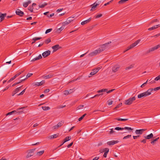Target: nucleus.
<instances>
[{"mask_svg":"<svg viewBox=\"0 0 160 160\" xmlns=\"http://www.w3.org/2000/svg\"><path fill=\"white\" fill-rule=\"evenodd\" d=\"M47 5V3L46 2H44L43 4H40L39 5V8H43L45 7Z\"/></svg>","mask_w":160,"mask_h":160,"instance_id":"2f4dec72","label":"nucleus"},{"mask_svg":"<svg viewBox=\"0 0 160 160\" xmlns=\"http://www.w3.org/2000/svg\"><path fill=\"white\" fill-rule=\"evenodd\" d=\"M147 96L145 92L141 93L139 94H138V98H142L143 97H146Z\"/></svg>","mask_w":160,"mask_h":160,"instance_id":"4be33fe9","label":"nucleus"},{"mask_svg":"<svg viewBox=\"0 0 160 160\" xmlns=\"http://www.w3.org/2000/svg\"><path fill=\"white\" fill-rule=\"evenodd\" d=\"M122 103H119L118 105L116 107H115L114 108V110H117V108H119V107H120L122 106Z\"/></svg>","mask_w":160,"mask_h":160,"instance_id":"4c0bfd02","label":"nucleus"},{"mask_svg":"<svg viewBox=\"0 0 160 160\" xmlns=\"http://www.w3.org/2000/svg\"><path fill=\"white\" fill-rule=\"evenodd\" d=\"M31 2V0H28L27 2H23V7L24 8H26Z\"/></svg>","mask_w":160,"mask_h":160,"instance_id":"aec40b11","label":"nucleus"},{"mask_svg":"<svg viewBox=\"0 0 160 160\" xmlns=\"http://www.w3.org/2000/svg\"><path fill=\"white\" fill-rule=\"evenodd\" d=\"M133 67V66L132 65H130L129 67H126L125 68V70H128V69H130L131 68H132Z\"/></svg>","mask_w":160,"mask_h":160,"instance_id":"864d4df0","label":"nucleus"},{"mask_svg":"<svg viewBox=\"0 0 160 160\" xmlns=\"http://www.w3.org/2000/svg\"><path fill=\"white\" fill-rule=\"evenodd\" d=\"M10 86V85H9V86H7L4 89L2 90V92H3L4 91H6V90H7Z\"/></svg>","mask_w":160,"mask_h":160,"instance_id":"bf43d9fd","label":"nucleus"},{"mask_svg":"<svg viewBox=\"0 0 160 160\" xmlns=\"http://www.w3.org/2000/svg\"><path fill=\"white\" fill-rule=\"evenodd\" d=\"M160 48V44H158L157 45H156L153 47H152L150 48L147 51V53H148L151 52H152L156 50H157L159 48Z\"/></svg>","mask_w":160,"mask_h":160,"instance_id":"20e7f679","label":"nucleus"},{"mask_svg":"<svg viewBox=\"0 0 160 160\" xmlns=\"http://www.w3.org/2000/svg\"><path fill=\"white\" fill-rule=\"evenodd\" d=\"M74 20L73 17H70L68 18L65 22L62 23V25H66L69 24L72 21Z\"/></svg>","mask_w":160,"mask_h":160,"instance_id":"7ed1b4c3","label":"nucleus"},{"mask_svg":"<svg viewBox=\"0 0 160 160\" xmlns=\"http://www.w3.org/2000/svg\"><path fill=\"white\" fill-rule=\"evenodd\" d=\"M26 88L25 89H24L20 93L18 94V95H22L25 92L26 89Z\"/></svg>","mask_w":160,"mask_h":160,"instance_id":"5fc2aeb1","label":"nucleus"},{"mask_svg":"<svg viewBox=\"0 0 160 160\" xmlns=\"http://www.w3.org/2000/svg\"><path fill=\"white\" fill-rule=\"evenodd\" d=\"M71 139V136L67 137L63 140V143H65Z\"/></svg>","mask_w":160,"mask_h":160,"instance_id":"bb28decb","label":"nucleus"},{"mask_svg":"<svg viewBox=\"0 0 160 160\" xmlns=\"http://www.w3.org/2000/svg\"><path fill=\"white\" fill-rule=\"evenodd\" d=\"M63 123L64 122L63 121H61V122H59L57 125L59 128L62 125Z\"/></svg>","mask_w":160,"mask_h":160,"instance_id":"58836bf2","label":"nucleus"},{"mask_svg":"<svg viewBox=\"0 0 160 160\" xmlns=\"http://www.w3.org/2000/svg\"><path fill=\"white\" fill-rule=\"evenodd\" d=\"M107 91V89H101L100 90H98L97 91V92L98 93H101L102 92H105Z\"/></svg>","mask_w":160,"mask_h":160,"instance_id":"c9c22d12","label":"nucleus"},{"mask_svg":"<svg viewBox=\"0 0 160 160\" xmlns=\"http://www.w3.org/2000/svg\"><path fill=\"white\" fill-rule=\"evenodd\" d=\"M153 89V90H154V91L158 90L160 89V86L159 87L155 88H154Z\"/></svg>","mask_w":160,"mask_h":160,"instance_id":"0e129e2a","label":"nucleus"},{"mask_svg":"<svg viewBox=\"0 0 160 160\" xmlns=\"http://www.w3.org/2000/svg\"><path fill=\"white\" fill-rule=\"evenodd\" d=\"M87 115L86 114H83L82 117H80L79 119H78V121H81V120H82L83 118H84V117Z\"/></svg>","mask_w":160,"mask_h":160,"instance_id":"a18cd8bd","label":"nucleus"},{"mask_svg":"<svg viewBox=\"0 0 160 160\" xmlns=\"http://www.w3.org/2000/svg\"><path fill=\"white\" fill-rule=\"evenodd\" d=\"M102 14H98L95 16V18H99L101 17L102 16Z\"/></svg>","mask_w":160,"mask_h":160,"instance_id":"13d9d810","label":"nucleus"},{"mask_svg":"<svg viewBox=\"0 0 160 160\" xmlns=\"http://www.w3.org/2000/svg\"><path fill=\"white\" fill-rule=\"evenodd\" d=\"M131 137V135H128L124 137L123 138V139H126L127 138H130Z\"/></svg>","mask_w":160,"mask_h":160,"instance_id":"6e6d98bb","label":"nucleus"},{"mask_svg":"<svg viewBox=\"0 0 160 160\" xmlns=\"http://www.w3.org/2000/svg\"><path fill=\"white\" fill-rule=\"evenodd\" d=\"M65 25H62V26L60 28V29H61V31H62L63 30L65 27Z\"/></svg>","mask_w":160,"mask_h":160,"instance_id":"69168bd1","label":"nucleus"},{"mask_svg":"<svg viewBox=\"0 0 160 160\" xmlns=\"http://www.w3.org/2000/svg\"><path fill=\"white\" fill-rule=\"evenodd\" d=\"M7 15L6 13L2 14L0 12V18L1 21H2L4 19V17Z\"/></svg>","mask_w":160,"mask_h":160,"instance_id":"a211bd4d","label":"nucleus"},{"mask_svg":"<svg viewBox=\"0 0 160 160\" xmlns=\"http://www.w3.org/2000/svg\"><path fill=\"white\" fill-rule=\"evenodd\" d=\"M115 120H117L118 121H124L128 120V119H122V118H115Z\"/></svg>","mask_w":160,"mask_h":160,"instance_id":"f704fd0d","label":"nucleus"},{"mask_svg":"<svg viewBox=\"0 0 160 160\" xmlns=\"http://www.w3.org/2000/svg\"><path fill=\"white\" fill-rule=\"evenodd\" d=\"M32 75V73H28L26 76V78H25L26 79L28 78H29L31 77Z\"/></svg>","mask_w":160,"mask_h":160,"instance_id":"3c124183","label":"nucleus"},{"mask_svg":"<svg viewBox=\"0 0 160 160\" xmlns=\"http://www.w3.org/2000/svg\"><path fill=\"white\" fill-rule=\"evenodd\" d=\"M42 38L41 37H40V38L35 37V38H33L32 39V40L34 41H36L40 40L41 39H42Z\"/></svg>","mask_w":160,"mask_h":160,"instance_id":"a19ab883","label":"nucleus"},{"mask_svg":"<svg viewBox=\"0 0 160 160\" xmlns=\"http://www.w3.org/2000/svg\"><path fill=\"white\" fill-rule=\"evenodd\" d=\"M115 129L117 130H124V128H120L119 127H117L115 128Z\"/></svg>","mask_w":160,"mask_h":160,"instance_id":"37998d69","label":"nucleus"},{"mask_svg":"<svg viewBox=\"0 0 160 160\" xmlns=\"http://www.w3.org/2000/svg\"><path fill=\"white\" fill-rule=\"evenodd\" d=\"M17 112L16 111V110H13V111H12L11 112H9L6 115V116H8V115H12V114H13L15 113H17Z\"/></svg>","mask_w":160,"mask_h":160,"instance_id":"c756f323","label":"nucleus"},{"mask_svg":"<svg viewBox=\"0 0 160 160\" xmlns=\"http://www.w3.org/2000/svg\"><path fill=\"white\" fill-rule=\"evenodd\" d=\"M42 108L43 110L46 111L50 109V108L48 106H43L42 107Z\"/></svg>","mask_w":160,"mask_h":160,"instance_id":"473e14b6","label":"nucleus"},{"mask_svg":"<svg viewBox=\"0 0 160 160\" xmlns=\"http://www.w3.org/2000/svg\"><path fill=\"white\" fill-rule=\"evenodd\" d=\"M156 28H156V27L155 26H154L152 27L149 28L148 29V30L149 31H151L152 30L155 29Z\"/></svg>","mask_w":160,"mask_h":160,"instance_id":"603ef678","label":"nucleus"},{"mask_svg":"<svg viewBox=\"0 0 160 160\" xmlns=\"http://www.w3.org/2000/svg\"><path fill=\"white\" fill-rule=\"evenodd\" d=\"M148 82V80H147L146 82H144L142 84L141 86V87L142 88L144 87L147 84Z\"/></svg>","mask_w":160,"mask_h":160,"instance_id":"4d7b16f0","label":"nucleus"},{"mask_svg":"<svg viewBox=\"0 0 160 160\" xmlns=\"http://www.w3.org/2000/svg\"><path fill=\"white\" fill-rule=\"evenodd\" d=\"M114 90H115V89L110 90L109 91H107V93H110V92H112V91H114Z\"/></svg>","mask_w":160,"mask_h":160,"instance_id":"e2e57ef3","label":"nucleus"},{"mask_svg":"<svg viewBox=\"0 0 160 160\" xmlns=\"http://www.w3.org/2000/svg\"><path fill=\"white\" fill-rule=\"evenodd\" d=\"M91 19H92V18H89V19H88L82 22H81V24L82 25H83L85 24H87V23L89 22H90V21H91Z\"/></svg>","mask_w":160,"mask_h":160,"instance_id":"6ab92c4d","label":"nucleus"},{"mask_svg":"<svg viewBox=\"0 0 160 160\" xmlns=\"http://www.w3.org/2000/svg\"><path fill=\"white\" fill-rule=\"evenodd\" d=\"M153 134L151 133L150 134L145 136L144 138L146 139H149L152 138L153 137Z\"/></svg>","mask_w":160,"mask_h":160,"instance_id":"412c9836","label":"nucleus"},{"mask_svg":"<svg viewBox=\"0 0 160 160\" xmlns=\"http://www.w3.org/2000/svg\"><path fill=\"white\" fill-rule=\"evenodd\" d=\"M23 72V71H22L21 72H19L18 73L16 74L15 75L17 76V77H18V76H19Z\"/></svg>","mask_w":160,"mask_h":160,"instance_id":"774afa93","label":"nucleus"},{"mask_svg":"<svg viewBox=\"0 0 160 160\" xmlns=\"http://www.w3.org/2000/svg\"><path fill=\"white\" fill-rule=\"evenodd\" d=\"M146 130V129H145L136 130L135 131V132L137 134H141L143 132Z\"/></svg>","mask_w":160,"mask_h":160,"instance_id":"1a4fd4ad","label":"nucleus"},{"mask_svg":"<svg viewBox=\"0 0 160 160\" xmlns=\"http://www.w3.org/2000/svg\"><path fill=\"white\" fill-rule=\"evenodd\" d=\"M51 39L50 38H48L45 41V42L47 44L51 42Z\"/></svg>","mask_w":160,"mask_h":160,"instance_id":"79ce46f5","label":"nucleus"},{"mask_svg":"<svg viewBox=\"0 0 160 160\" xmlns=\"http://www.w3.org/2000/svg\"><path fill=\"white\" fill-rule=\"evenodd\" d=\"M119 142V141L118 140H112L108 142H107V144L109 146L113 145L116 143H118Z\"/></svg>","mask_w":160,"mask_h":160,"instance_id":"39448f33","label":"nucleus"},{"mask_svg":"<svg viewBox=\"0 0 160 160\" xmlns=\"http://www.w3.org/2000/svg\"><path fill=\"white\" fill-rule=\"evenodd\" d=\"M51 53V51L49 50H48L43 52L42 55L44 58H45L49 56Z\"/></svg>","mask_w":160,"mask_h":160,"instance_id":"423d86ee","label":"nucleus"},{"mask_svg":"<svg viewBox=\"0 0 160 160\" xmlns=\"http://www.w3.org/2000/svg\"><path fill=\"white\" fill-rule=\"evenodd\" d=\"M97 50L98 51V54L103 51V50L101 47Z\"/></svg>","mask_w":160,"mask_h":160,"instance_id":"c03bdc74","label":"nucleus"},{"mask_svg":"<svg viewBox=\"0 0 160 160\" xmlns=\"http://www.w3.org/2000/svg\"><path fill=\"white\" fill-rule=\"evenodd\" d=\"M98 69H95L92 70V72L90 73L91 75H94L96 73L98 72Z\"/></svg>","mask_w":160,"mask_h":160,"instance_id":"b1692460","label":"nucleus"},{"mask_svg":"<svg viewBox=\"0 0 160 160\" xmlns=\"http://www.w3.org/2000/svg\"><path fill=\"white\" fill-rule=\"evenodd\" d=\"M129 0H121L119 1L118 3L119 4L123 3L126 1H128Z\"/></svg>","mask_w":160,"mask_h":160,"instance_id":"49530a36","label":"nucleus"},{"mask_svg":"<svg viewBox=\"0 0 160 160\" xmlns=\"http://www.w3.org/2000/svg\"><path fill=\"white\" fill-rule=\"evenodd\" d=\"M52 48L53 49V52H55L58 50L59 49L61 48V47H60L59 44H57L55 45L52 47Z\"/></svg>","mask_w":160,"mask_h":160,"instance_id":"9d476101","label":"nucleus"},{"mask_svg":"<svg viewBox=\"0 0 160 160\" xmlns=\"http://www.w3.org/2000/svg\"><path fill=\"white\" fill-rule=\"evenodd\" d=\"M53 75L52 73H50L47 75H43L42 77L45 79L50 78L52 77Z\"/></svg>","mask_w":160,"mask_h":160,"instance_id":"f3484780","label":"nucleus"},{"mask_svg":"<svg viewBox=\"0 0 160 160\" xmlns=\"http://www.w3.org/2000/svg\"><path fill=\"white\" fill-rule=\"evenodd\" d=\"M58 134H54L53 135L50 136L48 137V138L52 139L56 138L58 136Z\"/></svg>","mask_w":160,"mask_h":160,"instance_id":"cd10ccee","label":"nucleus"},{"mask_svg":"<svg viewBox=\"0 0 160 160\" xmlns=\"http://www.w3.org/2000/svg\"><path fill=\"white\" fill-rule=\"evenodd\" d=\"M16 14L21 17L22 16L24 13V12L19 9H17L16 11Z\"/></svg>","mask_w":160,"mask_h":160,"instance_id":"6e6552de","label":"nucleus"},{"mask_svg":"<svg viewBox=\"0 0 160 160\" xmlns=\"http://www.w3.org/2000/svg\"><path fill=\"white\" fill-rule=\"evenodd\" d=\"M123 128H124V129L128 130V132H130L129 131H132L133 130V128H132L130 127H127Z\"/></svg>","mask_w":160,"mask_h":160,"instance_id":"e433bc0d","label":"nucleus"},{"mask_svg":"<svg viewBox=\"0 0 160 160\" xmlns=\"http://www.w3.org/2000/svg\"><path fill=\"white\" fill-rule=\"evenodd\" d=\"M141 40L139 39L137 41H136L134 43L132 44L130 46L128 47L127 48V49L124 52H125L126 51L128 50H129L134 48L135 46H136L140 41Z\"/></svg>","mask_w":160,"mask_h":160,"instance_id":"f03ea898","label":"nucleus"},{"mask_svg":"<svg viewBox=\"0 0 160 160\" xmlns=\"http://www.w3.org/2000/svg\"><path fill=\"white\" fill-rule=\"evenodd\" d=\"M36 6V4L33 3L32 4V6H29L28 8V10L30 11L31 12H33V7Z\"/></svg>","mask_w":160,"mask_h":160,"instance_id":"f8f14e48","label":"nucleus"},{"mask_svg":"<svg viewBox=\"0 0 160 160\" xmlns=\"http://www.w3.org/2000/svg\"><path fill=\"white\" fill-rule=\"evenodd\" d=\"M159 138L158 137V138L153 139L152 141H151V143L153 145L155 143V142L157 141L159 139Z\"/></svg>","mask_w":160,"mask_h":160,"instance_id":"ea45409f","label":"nucleus"},{"mask_svg":"<svg viewBox=\"0 0 160 160\" xmlns=\"http://www.w3.org/2000/svg\"><path fill=\"white\" fill-rule=\"evenodd\" d=\"M42 56L41 54H39L38 57H36L35 58H33L32 60H31V61L33 62L35 61L38 60L42 58Z\"/></svg>","mask_w":160,"mask_h":160,"instance_id":"5701e85b","label":"nucleus"},{"mask_svg":"<svg viewBox=\"0 0 160 160\" xmlns=\"http://www.w3.org/2000/svg\"><path fill=\"white\" fill-rule=\"evenodd\" d=\"M49 13V12H44L43 14L44 15H47V16L49 18L51 17L54 15V13H52L51 14H48Z\"/></svg>","mask_w":160,"mask_h":160,"instance_id":"393cba45","label":"nucleus"},{"mask_svg":"<svg viewBox=\"0 0 160 160\" xmlns=\"http://www.w3.org/2000/svg\"><path fill=\"white\" fill-rule=\"evenodd\" d=\"M108 105H110L112 104V101L111 100H109L108 101Z\"/></svg>","mask_w":160,"mask_h":160,"instance_id":"09e8293b","label":"nucleus"},{"mask_svg":"<svg viewBox=\"0 0 160 160\" xmlns=\"http://www.w3.org/2000/svg\"><path fill=\"white\" fill-rule=\"evenodd\" d=\"M111 43V42L110 41L108 43H106L105 44H103L101 46V48L102 49H103V51H104L105 49L107 47H108V44Z\"/></svg>","mask_w":160,"mask_h":160,"instance_id":"ddd939ff","label":"nucleus"},{"mask_svg":"<svg viewBox=\"0 0 160 160\" xmlns=\"http://www.w3.org/2000/svg\"><path fill=\"white\" fill-rule=\"evenodd\" d=\"M22 86H21L15 89V90L13 91L14 92H15L16 93H17L21 89V88Z\"/></svg>","mask_w":160,"mask_h":160,"instance_id":"72a5a7b5","label":"nucleus"},{"mask_svg":"<svg viewBox=\"0 0 160 160\" xmlns=\"http://www.w3.org/2000/svg\"><path fill=\"white\" fill-rule=\"evenodd\" d=\"M73 89H70L69 90H66L64 91V94L65 95L69 94L73 92Z\"/></svg>","mask_w":160,"mask_h":160,"instance_id":"9b49d317","label":"nucleus"},{"mask_svg":"<svg viewBox=\"0 0 160 160\" xmlns=\"http://www.w3.org/2000/svg\"><path fill=\"white\" fill-rule=\"evenodd\" d=\"M35 150V148L30 150L26 156L27 158H28L33 156V152Z\"/></svg>","mask_w":160,"mask_h":160,"instance_id":"0eeeda50","label":"nucleus"},{"mask_svg":"<svg viewBox=\"0 0 160 160\" xmlns=\"http://www.w3.org/2000/svg\"><path fill=\"white\" fill-rule=\"evenodd\" d=\"M83 107H84L83 105H80L77 107V109L78 110V109H82L83 108Z\"/></svg>","mask_w":160,"mask_h":160,"instance_id":"680f3d73","label":"nucleus"},{"mask_svg":"<svg viewBox=\"0 0 160 160\" xmlns=\"http://www.w3.org/2000/svg\"><path fill=\"white\" fill-rule=\"evenodd\" d=\"M120 68V66L119 65H115L112 68V71L114 72H116Z\"/></svg>","mask_w":160,"mask_h":160,"instance_id":"4468645a","label":"nucleus"},{"mask_svg":"<svg viewBox=\"0 0 160 160\" xmlns=\"http://www.w3.org/2000/svg\"><path fill=\"white\" fill-rule=\"evenodd\" d=\"M158 20L156 19H153V20L152 22H151L150 23H152L154 22H158Z\"/></svg>","mask_w":160,"mask_h":160,"instance_id":"338daca9","label":"nucleus"},{"mask_svg":"<svg viewBox=\"0 0 160 160\" xmlns=\"http://www.w3.org/2000/svg\"><path fill=\"white\" fill-rule=\"evenodd\" d=\"M136 99L135 97L130 98L129 99L125 101V104L126 105H129L131 104Z\"/></svg>","mask_w":160,"mask_h":160,"instance_id":"f257e3e1","label":"nucleus"},{"mask_svg":"<svg viewBox=\"0 0 160 160\" xmlns=\"http://www.w3.org/2000/svg\"><path fill=\"white\" fill-rule=\"evenodd\" d=\"M98 51L97 50H94V51L90 53L89 55L91 56H95L98 54Z\"/></svg>","mask_w":160,"mask_h":160,"instance_id":"dca6fc26","label":"nucleus"},{"mask_svg":"<svg viewBox=\"0 0 160 160\" xmlns=\"http://www.w3.org/2000/svg\"><path fill=\"white\" fill-rule=\"evenodd\" d=\"M45 81L44 80H42L40 82H37L35 84L37 86H39L42 85L44 83Z\"/></svg>","mask_w":160,"mask_h":160,"instance_id":"a878e982","label":"nucleus"},{"mask_svg":"<svg viewBox=\"0 0 160 160\" xmlns=\"http://www.w3.org/2000/svg\"><path fill=\"white\" fill-rule=\"evenodd\" d=\"M153 90V88H150L147 91L144 92L147 96H148L151 94V92Z\"/></svg>","mask_w":160,"mask_h":160,"instance_id":"2eb2a0df","label":"nucleus"},{"mask_svg":"<svg viewBox=\"0 0 160 160\" xmlns=\"http://www.w3.org/2000/svg\"><path fill=\"white\" fill-rule=\"evenodd\" d=\"M44 151V150H42L40 152H38L37 153L36 155L38 156H40L43 153Z\"/></svg>","mask_w":160,"mask_h":160,"instance_id":"7c9ffc66","label":"nucleus"},{"mask_svg":"<svg viewBox=\"0 0 160 160\" xmlns=\"http://www.w3.org/2000/svg\"><path fill=\"white\" fill-rule=\"evenodd\" d=\"M103 151L105 152H107L106 153H108L109 151V149L108 148H105L103 149Z\"/></svg>","mask_w":160,"mask_h":160,"instance_id":"de8ad7c7","label":"nucleus"},{"mask_svg":"<svg viewBox=\"0 0 160 160\" xmlns=\"http://www.w3.org/2000/svg\"><path fill=\"white\" fill-rule=\"evenodd\" d=\"M98 5L96 3H95V2H94L93 4L91 5V6H92V8L91 9V11H92V10L93 11V10L95 8H96Z\"/></svg>","mask_w":160,"mask_h":160,"instance_id":"c85d7f7f","label":"nucleus"},{"mask_svg":"<svg viewBox=\"0 0 160 160\" xmlns=\"http://www.w3.org/2000/svg\"><path fill=\"white\" fill-rule=\"evenodd\" d=\"M159 80H160V75H158V76L155 78L154 80L155 81H158Z\"/></svg>","mask_w":160,"mask_h":160,"instance_id":"052dcab7","label":"nucleus"},{"mask_svg":"<svg viewBox=\"0 0 160 160\" xmlns=\"http://www.w3.org/2000/svg\"><path fill=\"white\" fill-rule=\"evenodd\" d=\"M52 28H50V29H47L45 31V33L47 34V33L50 32H51L52 31Z\"/></svg>","mask_w":160,"mask_h":160,"instance_id":"8fccbe9b","label":"nucleus"}]
</instances>
